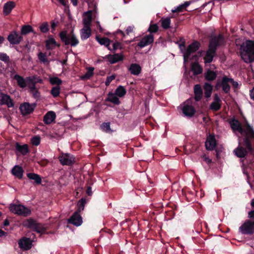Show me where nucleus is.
I'll use <instances>...</instances> for the list:
<instances>
[{"mask_svg":"<svg viewBox=\"0 0 254 254\" xmlns=\"http://www.w3.org/2000/svg\"><path fill=\"white\" fill-rule=\"evenodd\" d=\"M216 145V139L214 136L210 135L205 142V147L208 150H213Z\"/></svg>","mask_w":254,"mask_h":254,"instance_id":"nucleus-27","label":"nucleus"},{"mask_svg":"<svg viewBox=\"0 0 254 254\" xmlns=\"http://www.w3.org/2000/svg\"><path fill=\"white\" fill-rule=\"evenodd\" d=\"M36 107L35 104H30L29 103L25 102L21 104L19 107V110L22 115H29L33 112Z\"/></svg>","mask_w":254,"mask_h":254,"instance_id":"nucleus-9","label":"nucleus"},{"mask_svg":"<svg viewBox=\"0 0 254 254\" xmlns=\"http://www.w3.org/2000/svg\"><path fill=\"white\" fill-rule=\"evenodd\" d=\"M27 176L29 179L34 180L35 184L37 185L41 183V178L40 175L37 174L29 173L27 174Z\"/></svg>","mask_w":254,"mask_h":254,"instance_id":"nucleus-36","label":"nucleus"},{"mask_svg":"<svg viewBox=\"0 0 254 254\" xmlns=\"http://www.w3.org/2000/svg\"><path fill=\"white\" fill-rule=\"evenodd\" d=\"M226 41L222 34L214 35L211 37L208 47L217 51L218 47L223 46L225 45Z\"/></svg>","mask_w":254,"mask_h":254,"instance_id":"nucleus-3","label":"nucleus"},{"mask_svg":"<svg viewBox=\"0 0 254 254\" xmlns=\"http://www.w3.org/2000/svg\"><path fill=\"white\" fill-rule=\"evenodd\" d=\"M241 232L244 234H252L254 232V222L247 221L240 227Z\"/></svg>","mask_w":254,"mask_h":254,"instance_id":"nucleus-11","label":"nucleus"},{"mask_svg":"<svg viewBox=\"0 0 254 254\" xmlns=\"http://www.w3.org/2000/svg\"><path fill=\"white\" fill-rule=\"evenodd\" d=\"M40 29L41 32L44 33H47L49 30L48 24L47 22L43 23L40 26Z\"/></svg>","mask_w":254,"mask_h":254,"instance_id":"nucleus-51","label":"nucleus"},{"mask_svg":"<svg viewBox=\"0 0 254 254\" xmlns=\"http://www.w3.org/2000/svg\"><path fill=\"white\" fill-rule=\"evenodd\" d=\"M231 127L233 130H237L241 134L245 132V130L241 126L240 122L236 119H233L230 122Z\"/></svg>","mask_w":254,"mask_h":254,"instance_id":"nucleus-19","label":"nucleus"},{"mask_svg":"<svg viewBox=\"0 0 254 254\" xmlns=\"http://www.w3.org/2000/svg\"><path fill=\"white\" fill-rule=\"evenodd\" d=\"M91 35V29L90 28L88 29L83 28L81 30V39L82 40H86L88 39Z\"/></svg>","mask_w":254,"mask_h":254,"instance_id":"nucleus-38","label":"nucleus"},{"mask_svg":"<svg viewBox=\"0 0 254 254\" xmlns=\"http://www.w3.org/2000/svg\"><path fill=\"white\" fill-rule=\"evenodd\" d=\"M230 82L231 83L232 86L235 88H237L239 86V84L237 82L234 80L233 78H230Z\"/></svg>","mask_w":254,"mask_h":254,"instance_id":"nucleus-61","label":"nucleus"},{"mask_svg":"<svg viewBox=\"0 0 254 254\" xmlns=\"http://www.w3.org/2000/svg\"><path fill=\"white\" fill-rule=\"evenodd\" d=\"M127 93V90L126 88L122 86H119L115 91V94L118 97H124Z\"/></svg>","mask_w":254,"mask_h":254,"instance_id":"nucleus-39","label":"nucleus"},{"mask_svg":"<svg viewBox=\"0 0 254 254\" xmlns=\"http://www.w3.org/2000/svg\"><path fill=\"white\" fill-rule=\"evenodd\" d=\"M182 111L185 116L189 117H192L196 112L195 108L189 105H185L182 109Z\"/></svg>","mask_w":254,"mask_h":254,"instance_id":"nucleus-23","label":"nucleus"},{"mask_svg":"<svg viewBox=\"0 0 254 254\" xmlns=\"http://www.w3.org/2000/svg\"><path fill=\"white\" fill-rule=\"evenodd\" d=\"M49 163V161L47 159H42L39 161H38V164L41 166H46L48 163Z\"/></svg>","mask_w":254,"mask_h":254,"instance_id":"nucleus-58","label":"nucleus"},{"mask_svg":"<svg viewBox=\"0 0 254 254\" xmlns=\"http://www.w3.org/2000/svg\"><path fill=\"white\" fill-rule=\"evenodd\" d=\"M159 30V27L156 23L151 22L148 28L147 31L149 32V34H153L157 33Z\"/></svg>","mask_w":254,"mask_h":254,"instance_id":"nucleus-42","label":"nucleus"},{"mask_svg":"<svg viewBox=\"0 0 254 254\" xmlns=\"http://www.w3.org/2000/svg\"><path fill=\"white\" fill-rule=\"evenodd\" d=\"M61 45L57 43L55 39L51 36H49L48 39L45 41V47L47 50H52L56 47H60Z\"/></svg>","mask_w":254,"mask_h":254,"instance_id":"nucleus-16","label":"nucleus"},{"mask_svg":"<svg viewBox=\"0 0 254 254\" xmlns=\"http://www.w3.org/2000/svg\"><path fill=\"white\" fill-rule=\"evenodd\" d=\"M24 170L18 165H15L11 170V173L18 179H22Z\"/></svg>","mask_w":254,"mask_h":254,"instance_id":"nucleus-31","label":"nucleus"},{"mask_svg":"<svg viewBox=\"0 0 254 254\" xmlns=\"http://www.w3.org/2000/svg\"><path fill=\"white\" fill-rule=\"evenodd\" d=\"M57 24L54 21H52L51 22V28H52V32H53V31L55 30L56 27H57Z\"/></svg>","mask_w":254,"mask_h":254,"instance_id":"nucleus-62","label":"nucleus"},{"mask_svg":"<svg viewBox=\"0 0 254 254\" xmlns=\"http://www.w3.org/2000/svg\"><path fill=\"white\" fill-rule=\"evenodd\" d=\"M27 85H28L30 90L34 92L37 90L36 87V84L37 83H41L42 82V80L39 76L35 75L27 77Z\"/></svg>","mask_w":254,"mask_h":254,"instance_id":"nucleus-8","label":"nucleus"},{"mask_svg":"<svg viewBox=\"0 0 254 254\" xmlns=\"http://www.w3.org/2000/svg\"><path fill=\"white\" fill-rule=\"evenodd\" d=\"M15 6V2L12 1H9L6 2L3 6V12L5 15H8L13 8Z\"/></svg>","mask_w":254,"mask_h":254,"instance_id":"nucleus-28","label":"nucleus"},{"mask_svg":"<svg viewBox=\"0 0 254 254\" xmlns=\"http://www.w3.org/2000/svg\"><path fill=\"white\" fill-rule=\"evenodd\" d=\"M216 50L208 47V49L206 52V55L204 57V63L205 64L211 63L216 54Z\"/></svg>","mask_w":254,"mask_h":254,"instance_id":"nucleus-18","label":"nucleus"},{"mask_svg":"<svg viewBox=\"0 0 254 254\" xmlns=\"http://www.w3.org/2000/svg\"><path fill=\"white\" fill-rule=\"evenodd\" d=\"M13 78L16 80L17 85L22 88H24L27 85V78L24 79L23 77L18 74H15Z\"/></svg>","mask_w":254,"mask_h":254,"instance_id":"nucleus-29","label":"nucleus"},{"mask_svg":"<svg viewBox=\"0 0 254 254\" xmlns=\"http://www.w3.org/2000/svg\"><path fill=\"white\" fill-rule=\"evenodd\" d=\"M61 87L59 86H55L52 87L51 90V95L54 97L57 98L59 96L60 94Z\"/></svg>","mask_w":254,"mask_h":254,"instance_id":"nucleus-46","label":"nucleus"},{"mask_svg":"<svg viewBox=\"0 0 254 254\" xmlns=\"http://www.w3.org/2000/svg\"><path fill=\"white\" fill-rule=\"evenodd\" d=\"M154 41L153 34H148L144 36L137 43V46L140 48H143L152 44Z\"/></svg>","mask_w":254,"mask_h":254,"instance_id":"nucleus-15","label":"nucleus"},{"mask_svg":"<svg viewBox=\"0 0 254 254\" xmlns=\"http://www.w3.org/2000/svg\"><path fill=\"white\" fill-rule=\"evenodd\" d=\"M248 151L240 144L234 150L235 155L239 158H242L245 157L248 153Z\"/></svg>","mask_w":254,"mask_h":254,"instance_id":"nucleus-22","label":"nucleus"},{"mask_svg":"<svg viewBox=\"0 0 254 254\" xmlns=\"http://www.w3.org/2000/svg\"><path fill=\"white\" fill-rule=\"evenodd\" d=\"M193 92L195 101L196 102L200 101L203 96V90L200 84H197L194 86Z\"/></svg>","mask_w":254,"mask_h":254,"instance_id":"nucleus-17","label":"nucleus"},{"mask_svg":"<svg viewBox=\"0 0 254 254\" xmlns=\"http://www.w3.org/2000/svg\"><path fill=\"white\" fill-rule=\"evenodd\" d=\"M0 60L8 63L9 62V57L5 53H0Z\"/></svg>","mask_w":254,"mask_h":254,"instance_id":"nucleus-52","label":"nucleus"},{"mask_svg":"<svg viewBox=\"0 0 254 254\" xmlns=\"http://www.w3.org/2000/svg\"><path fill=\"white\" fill-rule=\"evenodd\" d=\"M200 47V44L197 41H194L188 46L186 52L184 54V62L185 63L189 62L190 55L197 51Z\"/></svg>","mask_w":254,"mask_h":254,"instance_id":"nucleus-5","label":"nucleus"},{"mask_svg":"<svg viewBox=\"0 0 254 254\" xmlns=\"http://www.w3.org/2000/svg\"><path fill=\"white\" fill-rule=\"evenodd\" d=\"M38 58L39 61L42 63L44 64L49 63L47 58L46 54L45 53L42 52H39L38 54Z\"/></svg>","mask_w":254,"mask_h":254,"instance_id":"nucleus-48","label":"nucleus"},{"mask_svg":"<svg viewBox=\"0 0 254 254\" xmlns=\"http://www.w3.org/2000/svg\"><path fill=\"white\" fill-rule=\"evenodd\" d=\"M245 130V132H246L247 134L246 136H249L252 138H254V130L253 127L248 123H247L246 125V129Z\"/></svg>","mask_w":254,"mask_h":254,"instance_id":"nucleus-40","label":"nucleus"},{"mask_svg":"<svg viewBox=\"0 0 254 254\" xmlns=\"http://www.w3.org/2000/svg\"><path fill=\"white\" fill-rule=\"evenodd\" d=\"M18 244L21 249L28 250L32 247V241L29 238H24L19 241Z\"/></svg>","mask_w":254,"mask_h":254,"instance_id":"nucleus-21","label":"nucleus"},{"mask_svg":"<svg viewBox=\"0 0 254 254\" xmlns=\"http://www.w3.org/2000/svg\"><path fill=\"white\" fill-rule=\"evenodd\" d=\"M128 70L131 74L134 75H138L141 71V67L138 64H131Z\"/></svg>","mask_w":254,"mask_h":254,"instance_id":"nucleus-32","label":"nucleus"},{"mask_svg":"<svg viewBox=\"0 0 254 254\" xmlns=\"http://www.w3.org/2000/svg\"><path fill=\"white\" fill-rule=\"evenodd\" d=\"M50 82L52 85L60 86L63 83L62 80L58 77H53L50 78Z\"/></svg>","mask_w":254,"mask_h":254,"instance_id":"nucleus-47","label":"nucleus"},{"mask_svg":"<svg viewBox=\"0 0 254 254\" xmlns=\"http://www.w3.org/2000/svg\"><path fill=\"white\" fill-rule=\"evenodd\" d=\"M185 8H184L182 4L181 5H180L179 6H178L176 8H175V9H173L172 10V12L173 13H175V12H182L184 11V10H185Z\"/></svg>","mask_w":254,"mask_h":254,"instance_id":"nucleus-56","label":"nucleus"},{"mask_svg":"<svg viewBox=\"0 0 254 254\" xmlns=\"http://www.w3.org/2000/svg\"><path fill=\"white\" fill-rule=\"evenodd\" d=\"M10 211L18 215L26 217L31 214V210L28 207H9Z\"/></svg>","mask_w":254,"mask_h":254,"instance_id":"nucleus-13","label":"nucleus"},{"mask_svg":"<svg viewBox=\"0 0 254 254\" xmlns=\"http://www.w3.org/2000/svg\"><path fill=\"white\" fill-rule=\"evenodd\" d=\"M203 159H203V160H204V161L205 162H206L207 163L209 164V163H211L212 160H211V159H209V158H208V157H206V156H204V155L203 156Z\"/></svg>","mask_w":254,"mask_h":254,"instance_id":"nucleus-63","label":"nucleus"},{"mask_svg":"<svg viewBox=\"0 0 254 254\" xmlns=\"http://www.w3.org/2000/svg\"><path fill=\"white\" fill-rule=\"evenodd\" d=\"M213 102L221 103L220 97L217 94H215L214 95V101Z\"/></svg>","mask_w":254,"mask_h":254,"instance_id":"nucleus-60","label":"nucleus"},{"mask_svg":"<svg viewBox=\"0 0 254 254\" xmlns=\"http://www.w3.org/2000/svg\"><path fill=\"white\" fill-rule=\"evenodd\" d=\"M239 50L240 55L244 62H254V41L246 40L245 44H243Z\"/></svg>","mask_w":254,"mask_h":254,"instance_id":"nucleus-1","label":"nucleus"},{"mask_svg":"<svg viewBox=\"0 0 254 254\" xmlns=\"http://www.w3.org/2000/svg\"><path fill=\"white\" fill-rule=\"evenodd\" d=\"M93 68H90L85 74L84 78L86 79H89L91 76H92L93 75Z\"/></svg>","mask_w":254,"mask_h":254,"instance_id":"nucleus-53","label":"nucleus"},{"mask_svg":"<svg viewBox=\"0 0 254 254\" xmlns=\"http://www.w3.org/2000/svg\"><path fill=\"white\" fill-rule=\"evenodd\" d=\"M86 203V199L85 198H82L80 200H79L77 204V206H84Z\"/></svg>","mask_w":254,"mask_h":254,"instance_id":"nucleus-59","label":"nucleus"},{"mask_svg":"<svg viewBox=\"0 0 254 254\" xmlns=\"http://www.w3.org/2000/svg\"><path fill=\"white\" fill-rule=\"evenodd\" d=\"M230 82V78L226 76H224L221 80L218 79L215 88L216 90H218L220 87H222L223 91L225 93H228L230 90V85L229 83Z\"/></svg>","mask_w":254,"mask_h":254,"instance_id":"nucleus-6","label":"nucleus"},{"mask_svg":"<svg viewBox=\"0 0 254 254\" xmlns=\"http://www.w3.org/2000/svg\"><path fill=\"white\" fill-rule=\"evenodd\" d=\"M81 209L79 208L68 219V222L76 226H80L82 223V217L79 214Z\"/></svg>","mask_w":254,"mask_h":254,"instance_id":"nucleus-12","label":"nucleus"},{"mask_svg":"<svg viewBox=\"0 0 254 254\" xmlns=\"http://www.w3.org/2000/svg\"><path fill=\"white\" fill-rule=\"evenodd\" d=\"M32 27L29 25H25L22 26L21 29V35H25L33 32Z\"/></svg>","mask_w":254,"mask_h":254,"instance_id":"nucleus-41","label":"nucleus"},{"mask_svg":"<svg viewBox=\"0 0 254 254\" xmlns=\"http://www.w3.org/2000/svg\"><path fill=\"white\" fill-rule=\"evenodd\" d=\"M7 40L11 45H18L23 40V37L16 31L10 33L7 37Z\"/></svg>","mask_w":254,"mask_h":254,"instance_id":"nucleus-10","label":"nucleus"},{"mask_svg":"<svg viewBox=\"0 0 254 254\" xmlns=\"http://www.w3.org/2000/svg\"><path fill=\"white\" fill-rule=\"evenodd\" d=\"M107 58L111 64H115L120 61H122L124 59V57L122 54H115L114 55L109 54L107 55Z\"/></svg>","mask_w":254,"mask_h":254,"instance_id":"nucleus-25","label":"nucleus"},{"mask_svg":"<svg viewBox=\"0 0 254 254\" xmlns=\"http://www.w3.org/2000/svg\"><path fill=\"white\" fill-rule=\"evenodd\" d=\"M59 159L63 165L71 166L75 163V158L68 153H62L59 157Z\"/></svg>","mask_w":254,"mask_h":254,"instance_id":"nucleus-7","label":"nucleus"},{"mask_svg":"<svg viewBox=\"0 0 254 254\" xmlns=\"http://www.w3.org/2000/svg\"><path fill=\"white\" fill-rule=\"evenodd\" d=\"M59 37L61 41L66 46L70 45L71 47H75L79 43L73 30L70 33H68L66 31H62L59 33Z\"/></svg>","mask_w":254,"mask_h":254,"instance_id":"nucleus-2","label":"nucleus"},{"mask_svg":"<svg viewBox=\"0 0 254 254\" xmlns=\"http://www.w3.org/2000/svg\"><path fill=\"white\" fill-rule=\"evenodd\" d=\"M87 19L84 20V28L88 29V28H90V24L92 20V13L91 11H89L87 12Z\"/></svg>","mask_w":254,"mask_h":254,"instance_id":"nucleus-45","label":"nucleus"},{"mask_svg":"<svg viewBox=\"0 0 254 254\" xmlns=\"http://www.w3.org/2000/svg\"><path fill=\"white\" fill-rule=\"evenodd\" d=\"M116 78V76L115 75H112L111 76H108L106 78L105 81V85L108 86L110 85L111 82L115 79Z\"/></svg>","mask_w":254,"mask_h":254,"instance_id":"nucleus-54","label":"nucleus"},{"mask_svg":"<svg viewBox=\"0 0 254 254\" xmlns=\"http://www.w3.org/2000/svg\"><path fill=\"white\" fill-rule=\"evenodd\" d=\"M100 128L106 133H111L113 131L111 128L110 123L109 122L102 123L100 126Z\"/></svg>","mask_w":254,"mask_h":254,"instance_id":"nucleus-44","label":"nucleus"},{"mask_svg":"<svg viewBox=\"0 0 254 254\" xmlns=\"http://www.w3.org/2000/svg\"><path fill=\"white\" fill-rule=\"evenodd\" d=\"M221 108V103L212 102L210 105L209 108L213 111H219Z\"/></svg>","mask_w":254,"mask_h":254,"instance_id":"nucleus-49","label":"nucleus"},{"mask_svg":"<svg viewBox=\"0 0 254 254\" xmlns=\"http://www.w3.org/2000/svg\"><path fill=\"white\" fill-rule=\"evenodd\" d=\"M41 142V137L39 135H35L31 139V143L33 145L38 146Z\"/></svg>","mask_w":254,"mask_h":254,"instance_id":"nucleus-50","label":"nucleus"},{"mask_svg":"<svg viewBox=\"0 0 254 254\" xmlns=\"http://www.w3.org/2000/svg\"><path fill=\"white\" fill-rule=\"evenodd\" d=\"M133 31V27L131 26H128L126 29V33L127 34H129L130 33Z\"/></svg>","mask_w":254,"mask_h":254,"instance_id":"nucleus-64","label":"nucleus"},{"mask_svg":"<svg viewBox=\"0 0 254 254\" xmlns=\"http://www.w3.org/2000/svg\"><path fill=\"white\" fill-rule=\"evenodd\" d=\"M245 41L244 38H238L235 40V43L237 46L240 47L239 48H241V46L243 44H245Z\"/></svg>","mask_w":254,"mask_h":254,"instance_id":"nucleus-55","label":"nucleus"},{"mask_svg":"<svg viewBox=\"0 0 254 254\" xmlns=\"http://www.w3.org/2000/svg\"><path fill=\"white\" fill-rule=\"evenodd\" d=\"M15 147L16 151L20 153L23 155H26L29 152V146L27 144L20 145L18 142H16Z\"/></svg>","mask_w":254,"mask_h":254,"instance_id":"nucleus-24","label":"nucleus"},{"mask_svg":"<svg viewBox=\"0 0 254 254\" xmlns=\"http://www.w3.org/2000/svg\"><path fill=\"white\" fill-rule=\"evenodd\" d=\"M203 89L204 90V95L206 98H209L212 94L213 86L209 83H205L203 86Z\"/></svg>","mask_w":254,"mask_h":254,"instance_id":"nucleus-35","label":"nucleus"},{"mask_svg":"<svg viewBox=\"0 0 254 254\" xmlns=\"http://www.w3.org/2000/svg\"><path fill=\"white\" fill-rule=\"evenodd\" d=\"M23 225L28 228L33 229L34 231L39 233L44 232L46 229L41 223H37L32 219H28L23 222Z\"/></svg>","mask_w":254,"mask_h":254,"instance_id":"nucleus-4","label":"nucleus"},{"mask_svg":"<svg viewBox=\"0 0 254 254\" xmlns=\"http://www.w3.org/2000/svg\"><path fill=\"white\" fill-rule=\"evenodd\" d=\"M118 49H122L121 44L119 42H116L113 44V50L116 51Z\"/></svg>","mask_w":254,"mask_h":254,"instance_id":"nucleus-57","label":"nucleus"},{"mask_svg":"<svg viewBox=\"0 0 254 254\" xmlns=\"http://www.w3.org/2000/svg\"><path fill=\"white\" fill-rule=\"evenodd\" d=\"M191 70L194 75L201 74L202 72V68L197 63H193L191 65Z\"/></svg>","mask_w":254,"mask_h":254,"instance_id":"nucleus-37","label":"nucleus"},{"mask_svg":"<svg viewBox=\"0 0 254 254\" xmlns=\"http://www.w3.org/2000/svg\"><path fill=\"white\" fill-rule=\"evenodd\" d=\"M96 40L101 45H104L108 48V50L111 51L112 49L110 47L111 42H112L109 38L107 37L101 38L99 36H96Z\"/></svg>","mask_w":254,"mask_h":254,"instance_id":"nucleus-30","label":"nucleus"},{"mask_svg":"<svg viewBox=\"0 0 254 254\" xmlns=\"http://www.w3.org/2000/svg\"><path fill=\"white\" fill-rule=\"evenodd\" d=\"M0 104L6 105L8 108L14 107V103L9 95L0 92Z\"/></svg>","mask_w":254,"mask_h":254,"instance_id":"nucleus-14","label":"nucleus"},{"mask_svg":"<svg viewBox=\"0 0 254 254\" xmlns=\"http://www.w3.org/2000/svg\"><path fill=\"white\" fill-rule=\"evenodd\" d=\"M56 114L53 111H49L44 117L43 121L46 125L51 124L56 119Z\"/></svg>","mask_w":254,"mask_h":254,"instance_id":"nucleus-26","label":"nucleus"},{"mask_svg":"<svg viewBox=\"0 0 254 254\" xmlns=\"http://www.w3.org/2000/svg\"><path fill=\"white\" fill-rule=\"evenodd\" d=\"M160 22H161V26L163 29H168L170 27L171 20L170 18H162Z\"/></svg>","mask_w":254,"mask_h":254,"instance_id":"nucleus-43","label":"nucleus"},{"mask_svg":"<svg viewBox=\"0 0 254 254\" xmlns=\"http://www.w3.org/2000/svg\"><path fill=\"white\" fill-rule=\"evenodd\" d=\"M217 77V73L216 72L211 70L210 69H208L207 71L204 73V78L205 79L209 81H212L214 80Z\"/></svg>","mask_w":254,"mask_h":254,"instance_id":"nucleus-33","label":"nucleus"},{"mask_svg":"<svg viewBox=\"0 0 254 254\" xmlns=\"http://www.w3.org/2000/svg\"><path fill=\"white\" fill-rule=\"evenodd\" d=\"M105 101L110 102L116 105H119L121 104V101L119 97L115 94V93H113L112 92L108 93Z\"/></svg>","mask_w":254,"mask_h":254,"instance_id":"nucleus-20","label":"nucleus"},{"mask_svg":"<svg viewBox=\"0 0 254 254\" xmlns=\"http://www.w3.org/2000/svg\"><path fill=\"white\" fill-rule=\"evenodd\" d=\"M250 137L249 136H245L243 138L244 145L246 147V149L251 153L254 151V148L252 147V143L250 140Z\"/></svg>","mask_w":254,"mask_h":254,"instance_id":"nucleus-34","label":"nucleus"}]
</instances>
